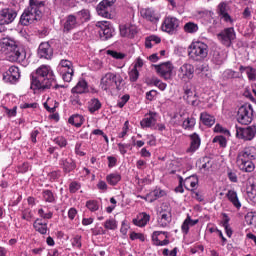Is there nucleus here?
<instances>
[{
	"instance_id": "1",
	"label": "nucleus",
	"mask_w": 256,
	"mask_h": 256,
	"mask_svg": "<svg viewBox=\"0 0 256 256\" xmlns=\"http://www.w3.org/2000/svg\"><path fill=\"white\" fill-rule=\"evenodd\" d=\"M31 89H51L55 81V75L51 66L41 65L35 72L31 74Z\"/></svg>"
},
{
	"instance_id": "2",
	"label": "nucleus",
	"mask_w": 256,
	"mask_h": 256,
	"mask_svg": "<svg viewBox=\"0 0 256 256\" xmlns=\"http://www.w3.org/2000/svg\"><path fill=\"white\" fill-rule=\"evenodd\" d=\"M45 3L39 0H30L29 7L24 10L23 14L20 17V25H31L35 21H41L43 17V9Z\"/></svg>"
},
{
	"instance_id": "3",
	"label": "nucleus",
	"mask_w": 256,
	"mask_h": 256,
	"mask_svg": "<svg viewBox=\"0 0 256 256\" xmlns=\"http://www.w3.org/2000/svg\"><path fill=\"white\" fill-rule=\"evenodd\" d=\"M256 160V148L255 146L246 147L240 152H238L236 163L244 173H253L255 171Z\"/></svg>"
},
{
	"instance_id": "4",
	"label": "nucleus",
	"mask_w": 256,
	"mask_h": 256,
	"mask_svg": "<svg viewBox=\"0 0 256 256\" xmlns=\"http://www.w3.org/2000/svg\"><path fill=\"white\" fill-rule=\"evenodd\" d=\"M188 55L192 61H203L209 55V46L202 41L192 42Z\"/></svg>"
},
{
	"instance_id": "5",
	"label": "nucleus",
	"mask_w": 256,
	"mask_h": 256,
	"mask_svg": "<svg viewBox=\"0 0 256 256\" xmlns=\"http://www.w3.org/2000/svg\"><path fill=\"white\" fill-rule=\"evenodd\" d=\"M121 83L123 78L120 75L108 72L101 78L100 86L103 91H109V89L121 91Z\"/></svg>"
},
{
	"instance_id": "6",
	"label": "nucleus",
	"mask_w": 256,
	"mask_h": 256,
	"mask_svg": "<svg viewBox=\"0 0 256 256\" xmlns=\"http://www.w3.org/2000/svg\"><path fill=\"white\" fill-rule=\"evenodd\" d=\"M236 119L241 125H250L253 122V106L251 104L242 105L238 109Z\"/></svg>"
},
{
	"instance_id": "7",
	"label": "nucleus",
	"mask_w": 256,
	"mask_h": 256,
	"mask_svg": "<svg viewBox=\"0 0 256 256\" xmlns=\"http://www.w3.org/2000/svg\"><path fill=\"white\" fill-rule=\"evenodd\" d=\"M237 38L235 34V28H225L220 33L217 34V39L225 47H231L233 45V40Z\"/></svg>"
},
{
	"instance_id": "8",
	"label": "nucleus",
	"mask_w": 256,
	"mask_h": 256,
	"mask_svg": "<svg viewBox=\"0 0 256 256\" xmlns=\"http://www.w3.org/2000/svg\"><path fill=\"white\" fill-rule=\"evenodd\" d=\"M58 67L60 69L63 81H65L66 83H71V80L73 79V75L75 73V71L73 70V62L63 59L60 61Z\"/></svg>"
},
{
	"instance_id": "9",
	"label": "nucleus",
	"mask_w": 256,
	"mask_h": 256,
	"mask_svg": "<svg viewBox=\"0 0 256 256\" xmlns=\"http://www.w3.org/2000/svg\"><path fill=\"white\" fill-rule=\"evenodd\" d=\"M256 135V126L251 125L247 127L236 126V137L237 139H242L243 141H253Z\"/></svg>"
},
{
	"instance_id": "10",
	"label": "nucleus",
	"mask_w": 256,
	"mask_h": 256,
	"mask_svg": "<svg viewBox=\"0 0 256 256\" xmlns=\"http://www.w3.org/2000/svg\"><path fill=\"white\" fill-rule=\"evenodd\" d=\"M4 55L6 57V61H10V63H17V61H24L27 53L25 52V49L18 46L17 48L4 52Z\"/></svg>"
},
{
	"instance_id": "11",
	"label": "nucleus",
	"mask_w": 256,
	"mask_h": 256,
	"mask_svg": "<svg viewBox=\"0 0 256 256\" xmlns=\"http://www.w3.org/2000/svg\"><path fill=\"white\" fill-rule=\"evenodd\" d=\"M96 27H99V36L102 41H107L113 37V33H115V29L111 26V23L107 21L97 22Z\"/></svg>"
},
{
	"instance_id": "12",
	"label": "nucleus",
	"mask_w": 256,
	"mask_h": 256,
	"mask_svg": "<svg viewBox=\"0 0 256 256\" xmlns=\"http://www.w3.org/2000/svg\"><path fill=\"white\" fill-rule=\"evenodd\" d=\"M117 0H102L97 5V13L100 17H105V19H111V7L115 5Z\"/></svg>"
},
{
	"instance_id": "13",
	"label": "nucleus",
	"mask_w": 256,
	"mask_h": 256,
	"mask_svg": "<svg viewBox=\"0 0 256 256\" xmlns=\"http://www.w3.org/2000/svg\"><path fill=\"white\" fill-rule=\"evenodd\" d=\"M19 79H21V72H19V67L17 66H11L6 72L3 73V81L5 83L15 85Z\"/></svg>"
},
{
	"instance_id": "14",
	"label": "nucleus",
	"mask_w": 256,
	"mask_h": 256,
	"mask_svg": "<svg viewBox=\"0 0 256 256\" xmlns=\"http://www.w3.org/2000/svg\"><path fill=\"white\" fill-rule=\"evenodd\" d=\"M154 67L158 75H160V77H162L166 81L171 79V77L173 76V64H171L170 62L154 65Z\"/></svg>"
},
{
	"instance_id": "15",
	"label": "nucleus",
	"mask_w": 256,
	"mask_h": 256,
	"mask_svg": "<svg viewBox=\"0 0 256 256\" xmlns=\"http://www.w3.org/2000/svg\"><path fill=\"white\" fill-rule=\"evenodd\" d=\"M177 27H179V19L173 16L166 17L161 26L162 31L169 33L170 35H173L175 31H177Z\"/></svg>"
},
{
	"instance_id": "16",
	"label": "nucleus",
	"mask_w": 256,
	"mask_h": 256,
	"mask_svg": "<svg viewBox=\"0 0 256 256\" xmlns=\"http://www.w3.org/2000/svg\"><path fill=\"white\" fill-rule=\"evenodd\" d=\"M194 73L195 67L186 63L178 69L177 75L181 81H190V79H193Z\"/></svg>"
},
{
	"instance_id": "17",
	"label": "nucleus",
	"mask_w": 256,
	"mask_h": 256,
	"mask_svg": "<svg viewBox=\"0 0 256 256\" xmlns=\"http://www.w3.org/2000/svg\"><path fill=\"white\" fill-rule=\"evenodd\" d=\"M17 11L11 8H4L0 11V25H9L15 21Z\"/></svg>"
},
{
	"instance_id": "18",
	"label": "nucleus",
	"mask_w": 256,
	"mask_h": 256,
	"mask_svg": "<svg viewBox=\"0 0 256 256\" xmlns=\"http://www.w3.org/2000/svg\"><path fill=\"white\" fill-rule=\"evenodd\" d=\"M79 20L77 19V16L70 14L66 16L63 20V33H71L73 29H77L79 27Z\"/></svg>"
},
{
	"instance_id": "19",
	"label": "nucleus",
	"mask_w": 256,
	"mask_h": 256,
	"mask_svg": "<svg viewBox=\"0 0 256 256\" xmlns=\"http://www.w3.org/2000/svg\"><path fill=\"white\" fill-rule=\"evenodd\" d=\"M229 3L227 2H221L217 6V13L220 17V19H223L225 23H233V18H231V15H229Z\"/></svg>"
},
{
	"instance_id": "20",
	"label": "nucleus",
	"mask_w": 256,
	"mask_h": 256,
	"mask_svg": "<svg viewBox=\"0 0 256 256\" xmlns=\"http://www.w3.org/2000/svg\"><path fill=\"white\" fill-rule=\"evenodd\" d=\"M38 57L40 59H51L53 57V48L49 42H42L38 47Z\"/></svg>"
},
{
	"instance_id": "21",
	"label": "nucleus",
	"mask_w": 256,
	"mask_h": 256,
	"mask_svg": "<svg viewBox=\"0 0 256 256\" xmlns=\"http://www.w3.org/2000/svg\"><path fill=\"white\" fill-rule=\"evenodd\" d=\"M0 47H1L2 53H5L7 51L17 49L19 45H17V41H15V38H12L11 36H7L1 39Z\"/></svg>"
},
{
	"instance_id": "22",
	"label": "nucleus",
	"mask_w": 256,
	"mask_h": 256,
	"mask_svg": "<svg viewBox=\"0 0 256 256\" xmlns=\"http://www.w3.org/2000/svg\"><path fill=\"white\" fill-rule=\"evenodd\" d=\"M120 35L121 37H128L129 39H133L137 35V26L126 24L120 26Z\"/></svg>"
},
{
	"instance_id": "23",
	"label": "nucleus",
	"mask_w": 256,
	"mask_h": 256,
	"mask_svg": "<svg viewBox=\"0 0 256 256\" xmlns=\"http://www.w3.org/2000/svg\"><path fill=\"white\" fill-rule=\"evenodd\" d=\"M157 123V112H149L148 116L140 122L141 128L145 129V127H153Z\"/></svg>"
},
{
	"instance_id": "24",
	"label": "nucleus",
	"mask_w": 256,
	"mask_h": 256,
	"mask_svg": "<svg viewBox=\"0 0 256 256\" xmlns=\"http://www.w3.org/2000/svg\"><path fill=\"white\" fill-rule=\"evenodd\" d=\"M60 165L64 173H71V171H74V169L77 167L75 161H73L71 158H62L60 160Z\"/></svg>"
},
{
	"instance_id": "25",
	"label": "nucleus",
	"mask_w": 256,
	"mask_h": 256,
	"mask_svg": "<svg viewBox=\"0 0 256 256\" xmlns=\"http://www.w3.org/2000/svg\"><path fill=\"white\" fill-rule=\"evenodd\" d=\"M140 13L143 19H146V21H150L151 23H157V21H159V17L151 8L142 9Z\"/></svg>"
},
{
	"instance_id": "26",
	"label": "nucleus",
	"mask_w": 256,
	"mask_h": 256,
	"mask_svg": "<svg viewBox=\"0 0 256 256\" xmlns=\"http://www.w3.org/2000/svg\"><path fill=\"white\" fill-rule=\"evenodd\" d=\"M190 147L188 148V153H195V151H197V149H199V147H201V138L199 137V135L197 133H194L192 135H190Z\"/></svg>"
},
{
	"instance_id": "27",
	"label": "nucleus",
	"mask_w": 256,
	"mask_h": 256,
	"mask_svg": "<svg viewBox=\"0 0 256 256\" xmlns=\"http://www.w3.org/2000/svg\"><path fill=\"white\" fill-rule=\"evenodd\" d=\"M184 100L186 103H188V105H192L193 107H197V105H199L195 93H193V91L189 88L184 90Z\"/></svg>"
},
{
	"instance_id": "28",
	"label": "nucleus",
	"mask_w": 256,
	"mask_h": 256,
	"mask_svg": "<svg viewBox=\"0 0 256 256\" xmlns=\"http://www.w3.org/2000/svg\"><path fill=\"white\" fill-rule=\"evenodd\" d=\"M87 92H89V86L87 85V81L85 80H80L77 85L72 88V93L76 95H81Z\"/></svg>"
},
{
	"instance_id": "29",
	"label": "nucleus",
	"mask_w": 256,
	"mask_h": 256,
	"mask_svg": "<svg viewBox=\"0 0 256 256\" xmlns=\"http://www.w3.org/2000/svg\"><path fill=\"white\" fill-rule=\"evenodd\" d=\"M200 121L203 125H206V127H213V125H215V116L207 112H202L200 114Z\"/></svg>"
},
{
	"instance_id": "30",
	"label": "nucleus",
	"mask_w": 256,
	"mask_h": 256,
	"mask_svg": "<svg viewBox=\"0 0 256 256\" xmlns=\"http://www.w3.org/2000/svg\"><path fill=\"white\" fill-rule=\"evenodd\" d=\"M226 197L230 203L236 207V209H241V202L239 201V197L237 196V192L235 190H228Z\"/></svg>"
},
{
	"instance_id": "31",
	"label": "nucleus",
	"mask_w": 256,
	"mask_h": 256,
	"mask_svg": "<svg viewBox=\"0 0 256 256\" xmlns=\"http://www.w3.org/2000/svg\"><path fill=\"white\" fill-rule=\"evenodd\" d=\"M200 163H202L201 167H200V171H204V173H209V171H211V169H213V159L205 156L200 160Z\"/></svg>"
},
{
	"instance_id": "32",
	"label": "nucleus",
	"mask_w": 256,
	"mask_h": 256,
	"mask_svg": "<svg viewBox=\"0 0 256 256\" xmlns=\"http://www.w3.org/2000/svg\"><path fill=\"white\" fill-rule=\"evenodd\" d=\"M149 219H151V216L147 213H142L137 218L133 219V223L137 227H145V225L149 223Z\"/></svg>"
},
{
	"instance_id": "33",
	"label": "nucleus",
	"mask_w": 256,
	"mask_h": 256,
	"mask_svg": "<svg viewBox=\"0 0 256 256\" xmlns=\"http://www.w3.org/2000/svg\"><path fill=\"white\" fill-rule=\"evenodd\" d=\"M173 214H158V224L160 227H167L172 221Z\"/></svg>"
},
{
	"instance_id": "34",
	"label": "nucleus",
	"mask_w": 256,
	"mask_h": 256,
	"mask_svg": "<svg viewBox=\"0 0 256 256\" xmlns=\"http://www.w3.org/2000/svg\"><path fill=\"white\" fill-rule=\"evenodd\" d=\"M76 19L79 21V25H81V23H85V21L91 19V14L89 13V10L83 9L76 13Z\"/></svg>"
},
{
	"instance_id": "35",
	"label": "nucleus",
	"mask_w": 256,
	"mask_h": 256,
	"mask_svg": "<svg viewBox=\"0 0 256 256\" xmlns=\"http://www.w3.org/2000/svg\"><path fill=\"white\" fill-rule=\"evenodd\" d=\"M34 229L38 231V233H41V235H47V223L41 222L40 219L34 222Z\"/></svg>"
},
{
	"instance_id": "36",
	"label": "nucleus",
	"mask_w": 256,
	"mask_h": 256,
	"mask_svg": "<svg viewBox=\"0 0 256 256\" xmlns=\"http://www.w3.org/2000/svg\"><path fill=\"white\" fill-rule=\"evenodd\" d=\"M223 217H224V220L222 222V227H224L227 237H231L233 235V230L231 229V226L229 225V221H231V219L225 213L223 214Z\"/></svg>"
},
{
	"instance_id": "37",
	"label": "nucleus",
	"mask_w": 256,
	"mask_h": 256,
	"mask_svg": "<svg viewBox=\"0 0 256 256\" xmlns=\"http://www.w3.org/2000/svg\"><path fill=\"white\" fill-rule=\"evenodd\" d=\"M68 123L74 125V127H81L83 125V116L75 114L68 119Z\"/></svg>"
},
{
	"instance_id": "38",
	"label": "nucleus",
	"mask_w": 256,
	"mask_h": 256,
	"mask_svg": "<svg viewBox=\"0 0 256 256\" xmlns=\"http://www.w3.org/2000/svg\"><path fill=\"white\" fill-rule=\"evenodd\" d=\"M99 109H101V101L97 98L91 99L88 105L90 113H95V111H99Z\"/></svg>"
},
{
	"instance_id": "39",
	"label": "nucleus",
	"mask_w": 256,
	"mask_h": 256,
	"mask_svg": "<svg viewBox=\"0 0 256 256\" xmlns=\"http://www.w3.org/2000/svg\"><path fill=\"white\" fill-rule=\"evenodd\" d=\"M211 61L214 65H223V63H225V55L220 54L219 52H214Z\"/></svg>"
},
{
	"instance_id": "40",
	"label": "nucleus",
	"mask_w": 256,
	"mask_h": 256,
	"mask_svg": "<svg viewBox=\"0 0 256 256\" xmlns=\"http://www.w3.org/2000/svg\"><path fill=\"white\" fill-rule=\"evenodd\" d=\"M223 77L224 79H240L241 74L232 69H227L226 71H224Z\"/></svg>"
},
{
	"instance_id": "41",
	"label": "nucleus",
	"mask_w": 256,
	"mask_h": 256,
	"mask_svg": "<svg viewBox=\"0 0 256 256\" xmlns=\"http://www.w3.org/2000/svg\"><path fill=\"white\" fill-rule=\"evenodd\" d=\"M106 181L109 185H117L121 181V175L118 173H112L106 177Z\"/></svg>"
},
{
	"instance_id": "42",
	"label": "nucleus",
	"mask_w": 256,
	"mask_h": 256,
	"mask_svg": "<svg viewBox=\"0 0 256 256\" xmlns=\"http://www.w3.org/2000/svg\"><path fill=\"white\" fill-rule=\"evenodd\" d=\"M185 33H197L199 26L194 22H188L184 25Z\"/></svg>"
},
{
	"instance_id": "43",
	"label": "nucleus",
	"mask_w": 256,
	"mask_h": 256,
	"mask_svg": "<svg viewBox=\"0 0 256 256\" xmlns=\"http://www.w3.org/2000/svg\"><path fill=\"white\" fill-rule=\"evenodd\" d=\"M104 227L110 231H115V229H117V220H115V218H109L105 221Z\"/></svg>"
},
{
	"instance_id": "44",
	"label": "nucleus",
	"mask_w": 256,
	"mask_h": 256,
	"mask_svg": "<svg viewBox=\"0 0 256 256\" xmlns=\"http://www.w3.org/2000/svg\"><path fill=\"white\" fill-rule=\"evenodd\" d=\"M171 211V205H169V203H163L160 207L158 215H172Z\"/></svg>"
},
{
	"instance_id": "45",
	"label": "nucleus",
	"mask_w": 256,
	"mask_h": 256,
	"mask_svg": "<svg viewBox=\"0 0 256 256\" xmlns=\"http://www.w3.org/2000/svg\"><path fill=\"white\" fill-rule=\"evenodd\" d=\"M43 198H44V201H46V203H54L55 202V196L53 195V192H51V190H44Z\"/></svg>"
},
{
	"instance_id": "46",
	"label": "nucleus",
	"mask_w": 256,
	"mask_h": 256,
	"mask_svg": "<svg viewBox=\"0 0 256 256\" xmlns=\"http://www.w3.org/2000/svg\"><path fill=\"white\" fill-rule=\"evenodd\" d=\"M195 118H187L183 121L182 127L183 129H193L195 127Z\"/></svg>"
},
{
	"instance_id": "47",
	"label": "nucleus",
	"mask_w": 256,
	"mask_h": 256,
	"mask_svg": "<svg viewBox=\"0 0 256 256\" xmlns=\"http://www.w3.org/2000/svg\"><path fill=\"white\" fill-rule=\"evenodd\" d=\"M213 143H218L220 147L225 148L227 147V138H225V136H215Z\"/></svg>"
},
{
	"instance_id": "48",
	"label": "nucleus",
	"mask_w": 256,
	"mask_h": 256,
	"mask_svg": "<svg viewBox=\"0 0 256 256\" xmlns=\"http://www.w3.org/2000/svg\"><path fill=\"white\" fill-rule=\"evenodd\" d=\"M86 207L89 211H99V203L95 200H89L86 202Z\"/></svg>"
},
{
	"instance_id": "49",
	"label": "nucleus",
	"mask_w": 256,
	"mask_h": 256,
	"mask_svg": "<svg viewBox=\"0 0 256 256\" xmlns=\"http://www.w3.org/2000/svg\"><path fill=\"white\" fill-rule=\"evenodd\" d=\"M247 77L250 81H256V69L251 67V66H247Z\"/></svg>"
},
{
	"instance_id": "50",
	"label": "nucleus",
	"mask_w": 256,
	"mask_h": 256,
	"mask_svg": "<svg viewBox=\"0 0 256 256\" xmlns=\"http://www.w3.org/2000/svg\"><path fill=\"white\" fill-rule=\"evenodd\" d=\"M107 55H110V57H113L114 59H125V54L115 50H108Z\"/></svg>"
},
{
	"instance_id": "51",
	"label": "nucleus",
	"mask_w": 256,
	"mask_h": 256,
	"mask_svg": "<svg viewBox=\"0 0 256 256\" xmlns=\"http://www.w3.org/2000/svg\"><path fill=\"white\" fill-rule=\"evenodd\" d=\"M129 79H130V81H132V83H135V81H137V79H139V70H137V68H133L129 72Z\"/></svg>"
},
{
	"instance_id": "52",
	"label": "nucleus",
	"mask_w": 256,
	"mask_h": 256,
	"mask_svg": "<svg viewBox=\"0 0 256 256\" xmlns=\"http://www.w3.org/2000/svg\"><path fill=\"white\" fill-rule=\"evenodd\" d=\"M72 247H75L76 249H81V236L76 235L74 238L71 240Z\"/></svg>"
},
{
	"instance_id": "53",
	"label": "nucleus",
	"mask_w": 256,
	"mask_h": 256,
	"mask_svg": "<svg viewBox=\"0 0 256 256\" xmlns=\"http://www.w3.org/2000/svg\"><path fill=\"white\" fill-rule=\"evenodd\" d=\"M54 143H56V145H59V147H67V139H65V137L63 136L55 138Z\"/></svg>"
},
{
	"instance_id": "54",
	"label": "nucleus",
	"mask_w": 256,
	"mask_h": 256,
	"mask_svg": "<svg viewBox=\"0 0 256 256\" xmlns=\"http://www.w3.org/2000/svg\"><path fill=\"white\" fill-rule=\"evenodd\" d=\"M22 219H24V221H31V219H33V213L30 209H25L22 212Z\"/></svg>"
},
{
	"instance_id": "55",
	"label": "nucleus",
	"mask_w": 256,
	"mask_h": 256,
	"mask_svg": "<svg viewBox=\"0 0 256 256\" xmlns=\"http://www.w3.org/2000/svg\"><path fill=\"white\" fill-rule=\"evenodd\" d=\"M38 215L42 217V219H51L53 217V212H47L45 213V210L43 208L38 210Z\"/></svg>"
},
{
	"instance_id": "56",
	"label": "nucleus",
	"mask_w": 256,
	"mask_h": 256,
	"mask_svg": "<svg viewBox=\"0 0 256 256\" xmlns=\"http://www.w3.org/2000/svg\"><path fill=\"white\" fill-rule=\"evenodd\" d=\"M165 195V191L156 189L152 193H150V197H154V199H160V197H163Z\"/></svg>"
},
{
	"instance_id": "57",
	"label": "nucleus",
	"mask_w": 256,
	"mask_h": 256,
	"mask_svg": "<svg viewBox=\"0 0 256 256\" xmlns=\"http://www.w3.org/2000/svg\"><path fill=\"white\" fill-rule=\"evenodd\" d=\"M128 131H129V121H126V122L124 123V126H123V128H122L121 133L118 134V137H119L120 139H123V137H125V135H127Z\"/></svg>"
},
{
	"instance_id": "58",
	"label": "nucleus",
	"mask_w": 256,
	"mask_h": 256,
	"mask_svg": "<svg viewBox=\"0 0 256 256\" xmlns=\"http://www.w3.org/2000/svg\"><path fill=\"white\" fill-rule=\"evenodd\" d=\"M161 231H156L152 234V241L154 243V245H156L157 247H159V243H161V240H159V235H161Z\"/></svg>"
},
{
	"instance_id": "59",
	"label": "nucleus",
	"mask_w": 256,
	"mask_h": 256,
	"mask_svg": "<svg viewBox=\"0 0 256 256\" xmlns=\"http://www.w3.org/2000/svg\"><path fill=\"white\" fill-rule=\"evenodd\" d=\"M189 216H187V218L184 220L182 226H181V229H182V232H184L185 235H187V233H189Z\"/></svg>"
},
{
	"instance_id": "60",
	"label": "nucleus",
	"mask_w": 256,
	"mask_h": 256,
	"mask_svg": "<svg viewBox=\"0 0 256 256\" xmlns=\"http://www.w3.org/2000/svg\"><path fill=\"white\" fill-rule=\"evenodd\" d=\"M130 239L132 241H135V239H139L140 241H145V235H143L142 233H135V232H132L130 234Z\"/></svg>"
},
{
	"instance_id": "61",
	"label": "nucleus",
	"mask_w": 256,
	"mask_h": 256,
	"mask_svg": "<svg viewBox=\"0 0 256 256\" xmlns=\"http://www.w3.org/2000/svg\"><path fill=\"white\" fill-rule=\"evenodd\" d=\"M127 101H129V95L122 96L120 101H118V103H117V107H119L120 109H123V107H125V104L127 103Z\"/></svg>"
},
{
	"instance_id": "62",
	"label": "nucleus",
	"mask_w": 256,
	"mask_h": 256,
	"mask_svg": "<svg viewBox=\"0 0 256 256\" xmlns=\"http://www.w3.org/2000/svg\"><path fill=\"white\" fill-rule=\"evenodd\" d=\"M81 189V186L77 182H72L69 186L70 193H77Z\"/></svg>"
},
{
	"instance_id": "63",
	"label": "nucleus",
	"mask_w": 256,
	"mask_h": 256,
	"mask_svg": "<svg viewBox=\"0 0 256 256\" xmlns=\"http://www.w3.org/2000/svg\"><path fill=\"white\" fill-rule=\"evenodd\" d=\"M50 181H55L61 177V171H52L48 174Z\"/></svg>"
},
{
	"instance_id": "64",
	"label": "nucleus",
	"mask_w": 256,
	"mask_h": 256,
	"mask_svg": "<svg viewBox=\"0 0 256 256\" xmlns=\"http://www.w3.org/2000/svg\"><path fill=\"white\" fill-rule=\"evenodd\" d=\"M97 188L100 190V191H107V183L105 181H99L98 184H97Z\"/></svg>"
}]
</instances>
